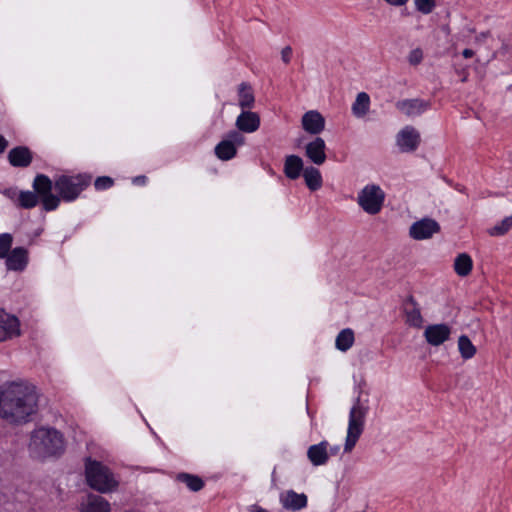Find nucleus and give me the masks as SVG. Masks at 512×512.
Masks as SVG:
<instances>
[{"mask_svg": "<svg viewBox=\"0 0 512 512\" xmlns=\"http://www.w3.org/2000/svg\"><path fill=\"white\" fill-rule=\"evenodd\" d=\"M37 406L38 398L32 386L12 382L0 387V417L6 422H27L36 412Z\"/></svg>", "mask_w": 512, "mask_h": 512, "instance_id": "1", "label": "nucleus"}, {"mask_svg": "<svg viewBox=\"0 0 512 512\" xmlns=\"http://www.w3.org/2000/svg\"><path fill=\"white\" fill-rule=\"evenodd\" d=\"M29 449L38 458L54 456L63 452L64 439L54 428L40 427L32 432Z\"/></svg>", "mask_w": 512, "mask_h": 512, "instance_id": "2", "label": "nucleus"}, {"mask_svg": "<svg viewBox=\"0 0 512 512\" xmlns=\"http://www.w3.org/2000/svg\"><path fill=\"white\" fill-rule=\"evenodd\" d=\"M85 479L87 485L100 494L115 492L119 486L118 479L106 465L90 458L85 461Z\"/></svg>", "mask_w": 512, "mask_h": 512, "instance_id": "3", "label": "nucleus"}, {"mask_svg": "<svg viewBox=\"0 0 512 512\" xmlns=\"http://www.w3.org/2000/svg\"><path fill=\"white\" fill-rule=\"evenodd\" d=\"M367 412L368 408L361 404L360 397L358 396L354 400L349 412L347 435L344 444L345 452L352 451L362 435Z\"/></svg>", "mask_w": 512, "mask_h": 512, "instance_id": "4", "label": "nucleus"}, {"mask_svg": "<svg viewBox=\"0 0 512 512\" xmlns=\"http://www.w3.org/2000/svg\"><path fill=\"white\" fill-rule=\"evenodd\" d=\"M385 192L377 184L365 185L357 195V204L369 215L378 214L384 205Z\"/></svg>", "mask_w": 512, "mask_h": 512, "instance_id": "5", "label": "nucleus"}, {"mask_svg": "<svg viewBox=\"0 0 512 512\" xmlns=\"http://www.w3.org/2000/svg\"><path fill=\"white\" fill-rule=\"evenodd\" d=\"M33 188L41 197L46 211L55 210L60 203V198L52 194V181L46 175L39 174L35 177Z\"/></svg>", "mask_w": 512, "mask_h": 512, "instance_id": "6", "label": "nucleus"}, {"mask_svg": "<svg viewBox=\"0 0 512 512\" xmlns=\"http://www.w3.org/2000/svg\"><path fill=\"white\" fill-rule=\"evenodd\" d=\"M87 184L80 177L61 176L55 181V189L63 200L72 201L79 196Z\"/></svg>", "mask_w": 512, "mask_h": 512, "instance_id": "7", "label": "nucleus"}, {"mask_svg": "<svg viewBox=\"0 0 512 512\" xmlns=\"http://www.w3.org/2000/svg\"><path fill=\"white\" fill-rule=\"evenodd\" d=\"M21 335L20 321L12 314L0 309V342L8 341Z\"/></svg>", "mask_w": 512, "mask_h": 512, "instance_id": "8", "label": "nucleus"}, {"mask_svg": "<svg viewBox=\"0 0 512 512\" xmlns=\"http://www.w3.org/2000/svg\"><path fill=\"white\" fill-rule=\"evenodd\" d=\"M326 143L320 136L314 137L304 146L305 157L315 166H321L327 159Z\"/></svg>", "mask_w": 512, "mask_h": 512, "instance_id": "9", "label": "nucleus"}, {"mask_svg": "<svg viewBox=\"0 0 512 512\" xmlns=\"http://www.w3.org/2000/svg\"><path fill=\"white\" fill-rule=\"evenodd\" d=\"M440 231V225L431 218H423L414 222L409 229V236L414 240H426Z\"/></svg>", "mask_w": 512, "mask_h": 512, "instance_id": "10", "label": "nucleus"}, {"mask_svg": "<svg viewBox=\"0 0 512 512\" xmlns=\"http://www.w3.org/2000/svg\"><path fill=\"white\" fill-rule=\"evenodd\" d=\"M79 512H112L111 503L99 494L87 493L78 505Z\"/></svg>", "mask_w": 512, "mask_h": 512, "instance_id": "11", "label": "nucleus"}, {"mask_svg": "<svg viewBox=\"0 0 512 512\" xmlns=\"http://www.w3.org/2000/svg\"><path fill=\"white\" fill-rule=\"evenodd\" d=\"M242 143L243 136L239 132L233 131L228 134L226 139L217 144L215 154L223 161L230 160L236 155V146Z\"/></svg>", "mask_w": 512, "mask_h": 512, "instance_id": "12", "label": "nucleus"}, {"mask_svg": "<svg viewBox=\"0 0 512 512\" xmlns=\"http://www.w3.org/2000/svg\"><path fill=\"white\" fill-rule=\"evenodd\" d=\"M396 144L403 153L415 151L420 144V134L412 126H405L396 136Z\"/></svg>", "mask_w": 512, "mask_h": 512, "instance_id": "13", "label": "nucleus"}, {"mask_svg": "<svg viewBox=\"0 0 512 512\" xmlns=\"http://www.w3.org/2000/svg\"><path fill=\"white\" fill-rule=\"evenodd\" d=\"M426 342L438 347L449 340L451 336V327L446 323L430 324L423 333Z\"/></svg>", "mask_w": 512, "mask_h": 512, "instance_id": "14", "label": "nucleus"}, {"mask_svg": "<svg viewBox=\"0 0 512 512\" xmlns=\"http://www.w3.org/2000/svg\"><path fill=\"white\" fill-rule=\"evenodd\" d=\"M279 502L283 509L297 512L307 507L308 497L305 493H297L293 489H289L280 493Z\"/></svg>", "mask_w": 512, "mask_h": 512, "instance_id": "15", "label": "nucleus"}, {"mask_svg": "<svg viewBox=\"0 0 512 512\" xmlns=\"http://www.w3.org/2000/svg\"><path fill=\"white\" fill-rule=\"evenodd\" d=\"M325 118L317 110H309L301 117L302 129L315 137L319 136L325 129Z\"/></svg>", "mask_w": 512, "mask_h": 512, "instance_id": "16", "label": "nucleus"}, {"mask_svg": "<svg viewBox=\"0 0 512 512\" xmlns=\"http://www.w3.org/2000/svg\"><path fill=\"white\" fill-rule=\"evenodd\" d=\"M3 259L7 270L22 272L29 263V252L24 247H15Z\"/></svg>", "mask_w": 512, "mask_h": 512, "instance_id": "17", "label": "nucleus"}, {"mask_svg": "<svg viewBox=\"0 0 512 512\" xmlns=\"http://www.w3.org/2000/svg\"><path fill=\"white\" fill-rule=\"evenodd\" d=\"M404 314L406 323L410 327L422 328L424 319L419 304L413 296H409L404 303Z\"/></svg>", "mask_w": 512, "mask_h": 512, "instance_id": "18", "label": "nucleus"}, {"mask_svg": "<svg viewBox=\"0 0 512 512\" xmlns=\"http://www.w3.org/2000/svg\"><path fill=\"white\" fill-rule=\"evenodd\" d=\"M429 107V102L418 98L400 100L396 103V108L409 117L419 116L427 111Z\"/></svg>", "mask_w": 512, "mask_h": 512, "instance_id": "19", "label": "nucleus"}, {"mask_svg": "<svg viewBox=\"0 0 512 512\" xmlns=\"http://www.w3.org/2000/svg\"><path fill=\"white\" fill-rule=\"evenodd\" d=\"M305 167L304 161L299 155L290 154L284 158L283 173L289 180L295 181L299 179Z\"/></svg>", "mask_w": 512, "mask_h": 512, "instance_id": "20", "label": "nucleus"}, {"mask_svg": "<svg viewBox=\"0 0 512 512\" xmlns=\"http://www.w3.org/2000/svg\"><path fill=\"white\" fill-rule=\"evenodd\" d=\"M329 443L326 440L318 444L311 445L307 450V458L314 466L325 465L329 460Z\"/></svg>", "mask_w": 512, "mask_h": 512, "instance_id": "21", "label": "nucleus"}, {"mask_svg": "<svg viewBox=\"0 0 512 512\" xmlns=\"http://www.w3.org/2000/svg\"><path fill=\"white\" fill-rule=\"evenodd\" d=\"M301 176L306 187L312 192L318 191L323 186L322 174L315 165L306 166Z\"/></svg>", "mask_w": 512, "mask_h": 512, "instance_id": "22", "label": "nucleus"}, {"mask_svg": "<svg viewBox=\"0 0 512 512\" xmlns=\"http://www.w3.org/2000/svg\"><path fill=\"white\" fill-rule=\"evenodd\" d=\"M8 160L14 167H27L32 161V154L27 147L18 146L9 151Z\"/></svg>", "mask_w": 512, "mask_h": 512, "instance_id": "23", "label": "nucleus"}, {"mask_svg": "<svg viewBox=\"0 0 512 512\" xmlns=\"http://www.w3.org/2000/svg\"><path fill=\"white\" fill-rule=\"evenodd\" d=\"M371 105L370 96L366 92H360L357 94L355 101L352 104V114L356 118H363L369 112Z\"/></svg>", "mask_w": 512, "mask_h": 512, "instance_id": "24", "label": "nucleus"}, {"mask_svg": "<svg viewBox=\"0 0 512 512\" xmlns=\"http://www.w3.org/2000/svg\"><path fill=\"white\" fill-rule=\"evenodd\" d=\"M473 261L467 253L459 254L454 260V270L458 276L465 277L470 274Z\"/></svg>", "mask_w": 512, "mask_h": 512, "instance_id": "25", "label": "nucleus"}, {"mask_svg": "<svg viewBox=\"0 0 512 512\" xmlns=\"http://www.w3.org/2000/svg\"><path fill=\"white\" fill-rule=\"evenodd\" d=\"M354 343V332L350 328L343 329L336 337V348L342 352L349 350Z\"/></svg>", "mask_w": 512, "mask_h": 512, "instance_id": "26", "label": "nucleus"}, {"mask_svg": "<svg viewBox=\"0 0 512 512\" xmlns=\"http://www.w3.org/2000/svg\"><path fill=\"white\" fill-rule=\"evenodd\" d=\"M458 350L464 360L473 358L477 351L475 345L467 335H461L458 338Z\"/></svg>", "mask_w": 512, "mask_h": 512, "instance_id": "27", "label": "nucleus"}, {"mask_svg": "<svg viewBox=\"0 0 512 512\" xmlns=\"http://www.w3.org/2000/svg\"><path fill=\"white\" fill-rule=\"evenodd\" d=\"M236 125L243 132H253L256 129V117L251 112H243L238 116Z\"/></svg>", "mask_w": 512, "mask_h": 512, "instance_id": "28", "label": "nucleus"}, {"mask_svg": "<svg viewBox=\"0 0 512 512\" xmlns=\"http://www.w3.org/2000/svg\"><path fill=\"white\" fill-rule=\"evenodd\" d=\"M38 204V196L32 191H21L17 196V205L24 209H31Z\"/></svg>", "mask_w": 512, "mask_h": 512, "instance_id": "29", "label": "nucleus"}, {"mask_svg": "<svg viewBox=\"0 0 512 512\" xmlns=\"http://www.w3.org/2000/svg\"><path fill=\"white\" fill-rule=\"evenodd\" d=\"M178 480L185 483L186 486L194 492L201 490L204 486V482L198 476L182 473L178 475Z\"/></svg>", "mask_w": 512, "mask_h": 512, "instance_id": "30", "label": "nucleus"}, {"mask_svg": "<svg viewBox=\"0 0 512 512\" xmlns=\"http://www.w3.org/2000/svg\"><path fill=\"white\" fill-rule=\"evenodd\" d=\"M511 228H512V215L505 217L500 223L491 227L488 230V233L491 236H501V235H504L506 232H508Z\"/></svg>", "mask_w": 512, "mask_h": 512, "instance_id": "31", "label": "nucleus"}, {"mask_svg": "<svg viewBox=\"0 0 512 512\" xmlns=\"http://www.w3.org/2000/svg\"><path fill=\"white\" fill-rule=\"evenodd\" d=\"M254 102V95L251 87L241 84L239 88V104L242 108L250 107Z\"/></svg>", "mask_w": 512, "mask_h": 512, "instance_id": "32", "label": "nucleus"}, {"mask_svg": "<svg viewBox=\"0 0 512 512\" xmlns=\"http://www.w3.org/2000/svg\"><path fill=\"white\" fill-rule=\"evenodd\" d=\"M13 236L10 233L0 234V258L3 259L11 251Z\"/></svg>", "mask_w": 512, "mask_h": 512, "instance_id": "33", "label": "nucleus"}, {"mask_svg": "<svg viewBox=\"0 0 512 512\" xmlns=\"http://www.w3.org/2000/svg\"><path fill=\"white\" fill-rule=\"evenodd\" d=\"M414 3L417 11L425 15L430 14L436 6V0H414Z\"/></svg>", "mask_w": 512, "mask_h": 512, "instance_id": "34", "label": "nucleus"}, {"mask_svg": "<svg viewBox=\"0 0 512 512\" xmlns=\"http://www.w3.org/2000/svg\"><path fill=\"white\" fill-rule=\"evenodd\" d=\"M423 57H424V54H423L422 49L421 48H415V49H412L409 52V54L407 56V60H408L410 65L417 66V65H419L422 62Z\"/></svg>", "mask_w": 512, "mask_h": 512, "instance_id": "35", "label": "nucleus"}, {"mask_svg": "<svg viewBox=\"0 0 512 512\" xmlns=\"http://www.w3.org/2000/svg\"><path fill=\"white\" fill-rule=\"evenodd\" d=\"M94 185L97 190L107 189L113 185V179L108 176H101L95 180Z\"/></svg>", "mask_w": 512, "mask_h": 512, "instance_id": "36", "label": "nucleus"}, {"mask_svg": "<svg viewBox=\"0 0 512 512\" xmlns=\"http://www.w3.org/2000/svg\"><path fill=\"white\" fill-rule=\"evenodd\" d=\"M292 54H293L292 48L290 46H285L281 50V59H282V61L285 64H289L291 62V59H292Z\"/></svg>", "mask_w": 512, "mask_h": 512, "instance_id": "37", "label": "nucleus"}, {"mask_svg": "<svg viewBox=\"0 0 512 512\" xmlns=\"http://www.w3.org/2000/svg\"><path fill=\"white\" fill-rule=\"evenodd\" d=\"M3 194L17 204V196L19 193L15 189H6Z\"/></svg>", "mask_w": 512, "mask_h": 512, "instance_id": "38", "label": "nucleus"}, {"mask_svg": "<svg viewBox=\"0 0 512 512\" xmlns=\"http://www.w3.org/2000/svg\"><path fill=\"white\" fill-rule=\"evenodd\" d=\"M8 146V141L0 135V153H2Z\"/></svg>", "mask_w": 512, "mask_h": 512, "instance_id": "39", "label": "nucleus"}, {"mask_svg": "<svg viewBox=\"0 0 512 512\" xmlns=\"http://www.w3.org/2000/svg\"><path fill=\"white\" fill-rule=\"evenodd\" d=\"M306 412H307V415L309 416V418L311 420V426L313 427L314 426V420H315V413L310 410L308 405H306Z\"/></svg>", "mask_w": 512, "mask_h": 512, "instance_id": "40", "label": "nucleus"}, {"mask_svg": "<svg viewBox=\"0 0 512 512\" xmlns=\"http://www.w3.org/2000/svg\"><path fill=\"white\" fill-rule=\"evenodd\" d=\"M340 451V447L338 445H335V446H331L328 450V453H329V456L332 455H337Z\"/></svg>", "mask_w": 512, "mask_h": 512, "instance_id": "41", "label": "nucleus"}, {"mask_svg": "<svg viewBox=\"0 0 512 512\" xmlns=\"http://www.w3.org/2000/svg\"><path fill=\"white\" fill-rule=\"evenodd\" d=\"M462 55L464 58H471L474 56V51L472 49L466 48L463 50Z\"/></svg>", "mask_w": 512, "mask_h": 512, "instance_id": "42", "label": "nucleus"}, {"mask_svg": "<svg viewBox=\"0 0 512 512\" xmlns=\"http://www.w3.org/2000/svg\"><path fill=\"white\" fill-rule=\"evenodd\" d=\"M145 180H146L145 176H138V177L134 178L133 182L136 184H144Z\"/></svg>", "mask_w": 512, "mask_h": 512, "instance_id": "43", "label": "nucleus"}, {"mask_svg": "<svg viewBox=\"0 0 512 512\" xmlns=\"http://www.w3.org/2000/svg\"><path fill=\"white\" fill-rule=\"evenodd\" d=\"M258 512H267V511L261 507H258Z\"/></svg>", "mask_w": 512, "mask_h": 512, "instance_id": "44", "label": "nucleus"}, {"mask_svg": "<svg viewBox=\"0 0 512 512\" xmlns=\"http://www.w3.org/2000/svg\"><path fill=\"white\" fill-rule=\"evenodd\" d=\"M458 191L464 192V189L462 187L457 188Z\"/></svg>", "mask_w": 512, "mask_h": 512, "instance_id": "45", "label": "nucleus"}]
</instances>
